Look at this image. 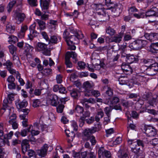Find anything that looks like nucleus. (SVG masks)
Listing matches in <instances>:
<instances>
[{
	"label": "nucleus",
	"instance_id": "obj_1",
	"mask_svg": "<svg viewBox=\"0 0 158 158\" xmlns=\"http://www.w3.org/2000/svg\"><path fill=\"white\" fill-rule=\"evenodd\" d=\"M71 31L73 35H71L69 38L67 40V43L68 45H70V43L71 44H77L79 42V40L83 37V35L81 33H79L74 31Z\"/></svg>",
	"mask_w": 158,
	"mask_h": 158
},
{
	"label": "nucleus",
	"instance_id": "obj_2",
	"mask_svg": "<svg viewBox=\"0 0 158 158\" xmlns=\"http://www.w3.org/2000/svg\"><path fill=\"white\" fill-rule=\"evenodd\" d=\"M129 145L131 146L132 152L138 155V156H142L141 158H143L144 153L142 150L140 149V148L137 145L136 143L133 142V139H129L128 141Z\"/></svg>",
	"mask_w": 158,
	"mask_h": 158
},
{
	"label": "nucleus",
	"instance_id": "obj_3",
	"mask_svg": "<svg viewBox=\"0 0 158 158\" xmlns=\"http://www.w3.org/2000/svg\"><path fill=\"white\" fill-rule=\"evenodd\" d=\"M77 54L75 52H67L65 57V63L67 68H71L73 66L72 63L70 61V59L72 57L75 60L74 62L76 63L77 60L76 59Z\"/></svg>",
	"mask_w": 158,
	"mask_h": 158
},
{
	"label": "nucleus",
	"instance_id": "obj_4",
	"mask_svg": "<svg viewBox=\"0 0 158 158\" xmlns=\"http://www.w3.org/2000/svg\"><path fill=\"white\" fill-rule=\"evenodd\" d=\"M13 17L16 21V23L19 24L24 21L26 16L23 13H21L15 11L13 14Z\"/></svg>",
	"mask_w": 158,
	"mask_h": 158
},
{
	"label": "nucleus",
	"instance_id": "obj_5",
	"mask_svg": "<svg viewBox=\"0 0 158 158\" xmlns=\"http://www.w3.org/2000/svg\"><path fill=\"white\" fill-rule=\"evenodd\" d=\"M37 49L39 51H42L43 53L46 56L50 55V52L48 49L47 45L44 43L38 42L37 46Z\"/></svg>",
	"mask_w": 158,
	"mask_h": 158
},
{
	"label": "nucleus",
	"instance_id": "obj_6",
	"mask_svg": "<svg viewBox=\"0 0 158 158\" xmlns=\"http://www.w3.org/2000/svg\"><path fill=\"white\" fill-rule=\"evenodd\" d=\"M146 70L147 75L149 76H152L155 75L157 73L158 70V64H152L147 68Z\"/></svg>",
	"mask_w": 158,
	"mask_h": 158
},
{
	"label": "nucleus",
	"instance_id": "obj_7",
	"mask_svg": "<svg viewBox=\"0 0 158 158\" xmlns=\"http://www.w3.org/2000/svg\"><path fill=\"white\" fill-rule=\"evenodd\" d=\"M14 100V95L10 94L8 95L7 98L5 99L3 101L2 109L5 110L10 108V107L8 105L11 103V102Z\"/></svg>",
	"mask_w": 158,
	"mask_h": 158
},
{
	"label": "nucleus",
	"instance_id": "obj_8",
	"mask_svg": "<svg viewBox=\"0 0 158 158\" xmlns=\"http://www.w3.org/2000/svg\"><path fill=\"white\" fill-rule=\"evenodd\" d=\"M144 15L146 18L152 16L158 17V9L156 7L153 6L145 12Z\"/></svg>",
	"mask_w": 158,
	"mask_h": 158
},
{
	"label": "nucleus",
	"instance_id": "obj_9",
	"mask_svg": "<svg viewBox=\"0 0 158 158\" xmlns=\"http://www.w3.org/2000/svg\"><path fill=\"white\" fill-rule=\"evenodd\" d=\"M48 98L50 100L51 105L53 106H56L59 102L58 96L54 94H48Z\"/></svg>",
	"mask_w": 158,
	"mask_h": 158
},
{
	"label": "nucleus",
	"instance_id": "obj_10",
	"mask_svg": "<svg viewBox=\"0 0 158 158\" xmlns=\"http://www.w3.org/2000/svg\"><path fill=\"white\" fill-rule=\"evenodd\" d=\"M5 110L9 113V115H10L8 121L9 123L16 121V116L15 114L14 113V109L13 107H10V108H7Z\"/></svg>",
	"mask_w": 158,
	"mask_h": 158
},
{
	"label": "nucleus",
	"instance_id": "obj_11",
	"mask_svg": "<svg viewBox=\"0 0 158 158\" xmlns=\"http://www.w3.org/2000/svg\"><path fill=\"white\" fill-rule=\"evenodd\" d=\"M99 158H101V156L105 157L106 158H110L111 156V154L109 151L105 150L103 147L100 148L98 150Z\"/></svg>",
	"mask_w": 158,
	"mask_h": 158
},
{
	"label": "nucleus",
	"instance_id": "obj_12",
	"mask_svg": "<svg viewBox=\"0 0 158 158\" xmlns=\"http://www.w3.org/2000/svg\"><path fill=\"white\" fill-rule=\"evenodd\" d=\"M121 69L123 72L126 74H130L133 72L132 69L130 66L126 64L125 63H123L121 66Z\"/></svg>",
	"mask_w": 158,
	"mask_h": 158
},
{
	"label": "nucleus",
	"instance_id": "obj_13",
	"mask_svg": "<svg viewBox=\"0 0 158 158\" xmlns=\"http://www.w3.org/2000/svg\"><path fill=\"white\" fill-rule=\"evenodd\" d=\"M145 133L149 137H153L156 133L155 129L150 127H147L145 128Z\"/></svg>",
	"mask_w": 158,
	"mask_h": 158
},
{
	"label": "nucleus",
	"instance_id": "obj_14",
	"mask_svg": "<svg viewBox=\"0 0 158 158\" xmlns=\"http://www.w3.org/2000/svg\"><path fill=\"white\" fill-rule=\"evenodd\" d=\"M48 148V145L44 144L40 149L38 150L37 153L38 155L41 157L45 156L47 154Z\"/></svg>",
	"mask_w": 158,
	"mask_h": 158
},
{
	"label": "nucleus",
	"instance_id": "obj_15",
	"mask_svg": "<svg viewBox=\"0 0 158 158\" xmlns=\"http://www.w3.org/2000/svg\"><path fill=\"white\" fill-rule=\"evenodd\" d=\"M94 133V132L93 131L92 128L90 129L87 128L85 129L83 132L84 137L86 140H89V139L92 136V134Z\"/></svg>",
	"mask_w": 158,
	"mask_h": 158
},
{
	"label": "nucleus",
	"instance_id": "obj_16",
	"mask_svg": "<svg viewBox=\"0 0 158 158\" xmlns=\"http://www.w3.org/2000/svg\"><path fill=\"white\" fill-rule=\"evenodd\" d=\"M123 36L119 34L114 36L110 39L109 42H115L118 44L122 41Z\"/></svg>",
	"mask_w": 158,
	"mask_h": 158
},
{
	"label": "nucleus",
	"instance_id": "obj_17",
	"mask_svg": "<svg viewBox=\"0 0 158 158\" xmlns=\"http://www.w3.org/2000/svg\"><path fill=\"white\" fill-rule=\"evenodd\" d=\"M15 104L18 109L26 107L27 105V102L25 100L22 101L19 100H17L15 101Z\"/></svg>",
	"mask_w": 158,
	"mask_h": 158
},
{
	"label": "nucleus",
	"instance_id": "obj_18",
	"mask_svg": "<svg viewBox=\"0 0 158 158\" xmlns=\"http://www.w3.org/2000/svg\"><path fill=\"white\" fill-rule=\"evenodd\" d=\"M40 6L41 9L44 10H47L49 8L50 0H40Z\"/></svg>",
	"mask_w": 158,
	"mask_h": 158
},
{
	"label": "nucleus",
	"instance_id": "obj_19",
	"mask_svg": "<svg viewBox=\"0 0 158 158\" xmlns=\"http://www.w3.org/2000/svg\"><path fill=\"white\" fill-rule=\"evenodd\" d=\"M70 94L71 96L74 99H77L79 97L80 93L78 89H73L70 90Z\"/></svg>",
	"mask_w": 158,
	"mask_h": 158
},
{
	"label": "nucleus",
	"instance_id": "obj_20",
	"mask_svg": "<svg viewBox=\"0 0 158 158\" xmlns=\"http://www.w3.org/2000/svg\"><path fill=\"white\" fill-rule=\"evenodd\" d=\"M149 50L153 53H156L158 51V42L152 43L149 46Z\"/></svg>",
	"mask_w": 158,
	"mask_h": 158
},
{
	"label": "nucleus",
	"instance_id": "obj_21",
	"mask_svg": "<svg viewBox=\"0 0 158 158\" xmlns=\"http://www.w3.org/2000/svg\"><path fill=\"white\" fill-rule=\"evenodd\" d=\"M98 55L96 53H94L92 54L91 59L93 61L92 62L95 64L97 66H100L99 64L100 61L98 59Z\"/></svg>",
	"mask_w": 158,
	"mask_h": 158
},
{
	"label": "nucleus",
	"instance_id": "obj_22",
	"mask_svg": "<svg viewBox=\"0 0 158 158\" xmlns=\"http://www.w3.org/2000/svg\"><path fill=\"white\" fill-rule=\"evenodd\" d=\"M61 38L59 36H56L55 35H52L49 39L48 42V44H49L50 43L52 44H56L57 43L60 41Z\"/></svg>",
	"mask_w": 158,
	"mask_h": 158
},
{
	"label": "nucleus",
	"instance_id": "obj_23",
	"mask_svg": "<svg viewBox=\"0 0 158 158\" xmlns=\"http://www.w3.org/2000/svg\"><path fill=\"white\" fill-rule=\"evenodd\" d=\"M83 111L84 109L83 108L79 105H77L75 107L74 110V112L77 116H81Z\"/></svg>",
	"mask_w": 158,
	"mask_h": 158
},
{
	"label": "nucleus",
	"instance_id": "obj_24",
	"mask_svg": "<svg viewBox=\"0 0 158 158\" xmlns=\"http://www.w3.org/2000/svg\"><path fill=\"white\" fill-rule=\"evenodd\" d=\"M148 103L150 105L153 106L154 105L158 104V96L156 94L153 95L151 99L148 101Z\"/></svg>",
	"mask_w": 158,
	"mask_h": 158
},
{
	"label": "nucleus",
	"instance_id": "obj_25",
	"mask_svg": "<svg viewBox=\"0 0 158 158\" xmlns=\"http://www.w3.org/2000/svg\"><path fill=\"white\" fill-rule=\"evenodd\" d=\"M34 49L33 47L28 44H26L24 47L25 52L26 53V54L27 57L29 54L30 55L31 52Z\"/></svg>",
	"mask_w": 158,
	"mask_h": 158
},
{
	"label": "nucleus",
	"instance_id": "obj_26",
	"mask_svg": "<svg viewBox=\"0 0 158 158\" xmlns=\"http://www.w3.org/2000/svg\"><path fill=\"white\" fill-rule=\"evenodd\" d=\"M104 115V113L102 110L101 109H99L98 110L97 113L95 116V120L98 122L100 120V118H102Z\"/></svg>",
	"mask_w": 158,
	"mask_h": 158
},
{
	"label": "nucleus",
	"instance_id": "obj_27",
	"mask_svg": "<svg viewBox=\"0 0 158 158\" xmlns=\"http://www.w3.org/2000/svg\"><path fill=\"white\" fill-rule=\"evenodd\" d=\"M130 47L134 50H138L140 49L137 40L134 41L129 45Z\"/></svg>",
	"mask_w": 158,
	"mask_h": 158
},
{
	"label": "nucleus",
	"instance_id": "obj_28",
	"mask_svg": "<svg viewBox=\"0 0 158 158\" xmlns=\"http://www.w3.org/2000/svg\"><path fill=\"white\" fill-rule=\"evenodd\" d=\"M15 29V27L14 26H12L10 23H9L6 25V30L7 32L10 33H13Z\"/></svg>",
	"mask_w": 158,
	"mask_h": 158
},
{
	"label": "nucleus",
	"instance_id": "obj_29",
	"mask_svg": "<svg viewBox=\"0 0 158 158\" xmlns=\"http://www.w3.org/2000/svg\"><path fill=\"white\" fill-rule=\"evenodd\" d=\"M137 59L135 57L132 55L128 54L127 55L126 57V61L128 64H131L135 61H137Z\"/></svg>",
	"mask_w": 158,
	"mask_h": 158
},
{
	"label": "nucleus",
	"instance_id": "obj_30",
	"mask_svg": "<svg viewBox=\"0 0 158 158\" xmlns=\"http://www.w3.org/2000/svg\"><path fill=\"white\" fill-rule=\"evenodd\" d=\"M94 85V84L92 81H86L83 83V88L85 89V90L87 89H90Z\"/></svg>",
	"mask_w": 158,
	"mask_h": 158
},
{
	"label": "nucleus",
	"instance_id": "obj_31",
	"mask_svg": "<svg viewBox=\"0 0 158 158\" xmlns=\"http://www.w3.org/2000/svg\"><path fill=\"white\" fill-rule=\"evenodd\" d=\"M36 21L40 29L41 30H44L46 28L45 23L41 19H36Z\"/></svg>",
	"mask_w": 158,
	"mask_h": 158
},
{
	"label": "nucleus",
	"instance_id": "obj_32",
	"mask_svg": "<svg viewBox=\"0 0 158 158\" xmlns=\"http://www.w3.org/2000/svg\"><path fill=\"white\" fill-rule=\"evenodd\" d=\"M36 27V24L33 23L29 27L31 33L34 35V36H36L38 34V33L35 30Z\"/></svg>",
	"mask_w": 158,
	"mask_h": 158
},
{
	"label": "nucleus",
	"instance_id": "obj_33",
	"mask_svg": "<svg viewBox=\"0 0 158 158\" xmlns=\"http://www.w3.org/2000/svg\"><path fill=\"white\" fill-rule=\"evenodd\" d=\"M106 33L111 36L114 35L116 33L115 30L110 26L106 28Z\"/></svg>",
	"mask_w": 158,
	"mask_h": 158
},
{
	"label": "nucleus",
	"instance_id": "obj_34",
	"mask_svg": "<svg viewBox=\"0 0 158 158\" xmlns=\"http://www.w3.org/2000/svg\"><path fill=\"white\" fill-rule=\"evenodd\" d=\"M86 156V152H84L81 153H76L73 156L77 158H85Z\"/></svg>",
	"mask_w": 158,
	"mask_h": 158
},
{
	"label": "nucleus",
	"instance_id": "obj_35",
	"mask_svg": "<svg viewBox=\"0 0 158 158\" xmlns=\"http://www.w3.org/2000/svg\"><path fill=\"white\" fill-rule=\"evenodd\" d=\"M16 2L15 0H12L9 3L7 7V11L9 12H10L13 7L15 5Z\"/></svg>",
	"mask_w": 158,
	"mask_h": 158
},
{
	"label": "nucleus",
	"instance_id": "obj_36",
	"mask_svg": "<svg viewBox=\"0 0 158 158\" xmlns=\"http://www.w3.org/2000/svg\"><path fill=\"white\" fill-rule=\"evenodd\" d=\"M137 40L140 49L143 47L146 46L148 43V41L146 40L142 39H138Z\"/></svg>",
	"mask_w": 158,
	"mask_h": 158
},
{
	"label": "nucleus",
	"instance_id": "obj_37",
	"mask_svg": "<svg viewBox=\"0 0 158 158\" xmlns=\"http://www.w3.org/2000/svg\"><path fill=\"white\" fill-rule=\"evenodd\" d=\"M119 83L121 85H127L128 83V81L126 77H121L118 80Z\"/></svg>",
	"mask_w": 158,
	"mask_h": 158
},
{
	"label": "nucleus",
	"instance_id": "obj_38",
	"mask_svg": "<svg viewBox=\"0 0 158 158\" xmlns=\"http://www.w3.org/2000/svg\"><path fill=\"white\" fill-rule=\"evenodd\" d=\"M32 106L34 107H39L41 103L40 99H35L32 100Z\"/></svg>",
	"mask_w": 158,
	"mask_h": 158
},
{
	"label": "nucleus",
	"instance_id": "obj_39",
	"mask_svg": "<svg viewBox=\"0 0 158 158\" xmlns=\"http://www.w3.org/2000/svg\"><path fill=\"white\" fill-rule=\"evenodd\" d=\"M33 92H34V94L36 96H39L41 94V90L39 89H35L34 91L33 89H30L29 93L30 94H31Z\"/></svg>",
	"mask_w": 158,
	"mask_h": 158
},
{
	"label": "nucleus",
	"instance_id": "obj_40",
	"mask_svg": "<svg viewBox=\"0 0 158 158\" xmlns=\"http://www.w3.org/2000/svg\"><path fill=\"white\" fill-rule=\"evenodd\" d=\"M10 52L12 54H16V51L17 49L16 47L13 45H11L8 46Z\"/></svg>",
	"mask_w": 158,
	"mask_h": 158
},
{
	"label": "nucleus",
	"instance_id": "obj_41",
	"mask_svg": "<svg viewBox=\"0 0 158 158\" xmlns=\"http://www.w3.org/2000/svg\"><path fill=\"white\" fill-rule=\"evenodd\" d=\"M136 78L137 81H139L140 82H144L146 80V77L139 74L136 75Z\"/></svg>",
	"mask_w": 158,
	"mask_h": 158
},
{
	"label": "nucleus",
	"instance_id": "obj_42",
	"mask_svg": "<svg viewBox=\"0 0 158 158\" xmlns=\"http://www.w3.org/2000/svg\"><path fill=\"white\" fill-rule=\"evenodd\" d=\"M92 128L94 133L102 129L101 125L99 123L95 126V127H92Z\"/></svg>",
	"mask_w": 158,
	"mask_h": 158
},
{
	"label": "nucleus",
	"instance_id": "obj_43",
	"mask_svg": "<svg viewBox=\"0 0 158 158\" xmlns=\"http://www.w3.org/2000/svg\"><path fill=\"white\" fill-rule=\"evenodd\" d=\"M112 110V109L110 107H106L104 108V111L107 117H110V113L111 111Z\"/></svg>",
	"mask_w": 158,
	"mask_h": 158
},
{
	"label": "nucleus",
	"instance_id": "obj_44",
	"mask_svg": "<svg viewBox=\"0 0 158 158\" xmlns=\"http://www.w3.org/2000/svg\"><path fill=\"white\" fill-rule=\"evenodd\" d=\"M118 45L119 47L118 50L123 51H125L126 50L127 47L126 43H124L122 44H118Z\"/></svg>",
	"mask_w": 158,
	"mask_h": 158
},
{
	"label": "nucleus",
	"instance_id": "obj_45",
	"mask_svg": "<svg viewBox=\"0 0 158 158\" xmlns=\"http://www.w3.org/2000/svg\"><path fill=\"white\" fill-rule=\"evenodd\" d=\"M133 143H137V145H138L139 147L141 146L142 148L144 147V143L143 140H142L140 139H137L136 141H135V140L133 139Z\"/></svg>",
	"mask_w": 158,
	"mask_h": 158
},
{
	"label": "nucleus",
	"instance_id": "obj_46",
	"mask_svg": "<svg viewBox=\"0 0 158 158\" xmlns=\"http://www.w3.org/2000/svg\"><path fill=\"white\" fill-rule=\"evenodd\" d=\"M4 129L3 123H0V138H5L3 131Z\"/></svg>",
	"mask_w": 158,
	"mask_h": 158
},
{
	"label": "nucleus",
	"instance_id": "obj_47",
	"mask_svg": "<svg viewBox=\"0 0 158 158\" xmlns=\"http://www.w3.org/2000/svg\"><path fill=\"white\" fill-rule=\"evenodd\" d=\"M84 96L86 97H90L92 96V89H87L85 90L84 92Z\"/></svg>",
	"mask_w": 158,
	"mask_h": 158
},
{
	"label": "nucleus",
	"instance_id": "obj_48",
	"mask_svg": "<svg viewBox=\"0 0 158 158\" xmlns=\"http://www.w3.org/2000/svg\"><path fill=\"white\" fill-rule=\"evenodd\" d=\"M27 1L31 6H36L37 5V0H27Z\"/></svg>",
	"mask_w": 158,
	"mask_h": 158
},
{
	"label": "nucleus",
	"instance_id": "obj_49",
	"mask_svg": "<svg viewBox=\"0 0 158 158\" xmlns=\"http://www.w3.org/2000/svg\"><path fill=\"white\" fill-rule=\"evenodd\" d=\"M43 73L46 76L52 74V70L49 68L45 69L43 70Z\"/></svg>",
	"mask_w": 158,
	"mask_h": 158
},
{
	"label": "nucleus",
	"instance_id": "obj_50",
	"mask_svg": "<svg viewBox=\"0 0 158 158\" xmlns=\"http://www.w3.org/2000/svg\"><path fill=\"white\" fill-rule=\"evenodd\" d=\"M64 106L62 104H60L56 107L57 112L59 113H62L64 108Z\"/></svg>",
	"mask_w": 158,
	"mask_h": 158
},
{
	"label": "nucleus",
	"instance_id": "obj_51",
	"mask_svg": "<svg viewBox=\"0 0 158 158\" xmlns=\"http://www.w3.org/2000/svg\"><path fill=\"white\" fill-rule=\"evenodd\" d=\"M122 142V138L120 137H118L114 141L112 142V144L111 146H114Z\"/></svg>",
	"mask_w": 158,
	"mask_h": 158
},
{
	"label": "nucleus",
	"instance_id": "obj_52",
	"mask_svg": "<svg viewBox=\"0 0 158 158\" xmlns=\"http://www.w3.org/2000/svg\"><path fill=\"white\" fill-rule=\"evenodd\" d=\"M3 65L6 66L7 69L12 68L13 67L12 63L9 60H7L5 63H4Z\"/></svg>",
	"mask_w": 158,
	"mask_h": 158
},
{
	"label": "nucleus",
	"instance_id": "obj_53",
	"mask_svg": "<svg viewBox=\"0 0 158 158\" xmlns=\"http://www.w3.org/2000/svg\"><path fill=\"white\" fill-rule=\"evenodd\" d=\"M23 111L25 113V114H23L20 115L19 116V117L21 119H23V120L26 119V115H27L28 113V111H29V110H26V109H23Z\"/></svg>",
	"mask_w": 158,
	"mask_h": 158
},
{
	"label": "nucleus",
	"instance_id": "obj_54",
	"mask_svg": "<svg viewBox=\"0 0 158 158\" xmlns=\"http://www.w3.org/2000/svg\"><path fill=\"white\" fill-rule=\"evenodd\" d=\"M49 23L51 26H53L52 27L53 29H55V27L57 24V21L51 19L49 21Z\"/></svg>",
	"mask_w": 158,
	"mask_h": 158
},
{
	"label": "nucleus",
	"instance_id": "obj_55",
	"mask_svg": "<svg viewBox=\"0 0 158 158\" xmlns=\"http://www.w3.org/2000/svg\"><path fill=\"white\" fill-rule=\"evenodd\" d=\"M128 10L129 13L132 14L133 13L137 12L138 11V10L135 6H131L129 7Z\"/></svg>",
	"mask_w": 158,
	"mask_h": 158
},
{
	"label": "nucleus",
	"instance_id": "obj_56",
	"mask_svg": "<svg viewBox=\"0 0 158 158\" xmlns=\"http://www.w3.org/2000/svg\"><path fill=\"white\" fill-rule=\"evenodd\" d=\"M100 95V93L99 91L92 89V96L97 97Z\"/></svg>",
	"mask_w": 158,
	"mask_h": 158
},
{
	"label": "nucleus",
	"instance_id": "obj_57",
	"mask_svg": "<svg viewBox=\"0 0 158 158\" xmlns=\"http://www.w3.org/2000/svg\"><path fill=\"white\" fill-rule=\"evenodd\" d=\"M13 56V60L14 63L16 64L20 63L19 57L16 55V54L12 55Z\"/></svg>",
	"mask_w": 158,
	"mask_h": 158
},
{
	"label": "nucleus",
	"instance_id": "obj_58",
	"mask_svg": "<svg viewBox=\"0 0 158 158\" xmlns=\"http://www.w3.org/2000/svg\"><path fill=\"white\" fill-rule=\"evenodd\" d=\"M41 34L43 38L45 39L48 42L49 40V39L47 33L45 31H42L41 32Z\"/></svg>",
	"mask_w": 158,
	"mask_h": 158
},
{
	"label": "nucleus",
	"instance_id": "obj_59",
	"mask_svg": "<svg viewBox=\"0 0 158 158\" xmlns=\"http://www.w3.org/2000/svg\"><path fill=\"white\" fill-rule=\"evenodd\" d=\"M127 154L125 153H122L120 151L118 152V158H127Z\"/></svg>",
	"mask_w": 158,
	"mask_h": 158
},
{
	"label": "nucleus",
	"instance_id": "obj_60",
	"mask_svg": "<svg viewBox=\"0 0 158 158\" xmlns=\"http://www.w3.org/2000/svg\"><path fill=\"white\" fill-rule=\"evenodd\" d=\"M106 94L109 96H111L113 95V90L110 87H108L106 92Z\"/></svg>",
	"mask_w": 158,
	"mask_h": 158
},
{
	"label": "nucleus",
	"instance_id": "obj_61",
	"mask_svg": "<svg viewBox=\"0 0 158 158\" xmlns=\"http://www.w3.org/2000/svg\"><path fill=\"white\" fill-rule=\"evenodd\" d=\"M157 34L156 33H151L149 40L152 41V40H155L156 39V36Z\"/></svg>",
	"mask_w": 158,
	"mask_h": 158
},
{
	"label": "nucleus",
	"instance_id": "obj_62",
	"mask_svg": "<svg viewBox=\"0 0 158 158\" xmlns=\"http://www.w3.org/2000/svg\"><path fill=\"white\" fill-rule=\"evenodd\" d=\"M78 66L81 69H84L86 66L85 64L83 62L79 61L78 63Z\"/></svg>",
	"mask_w": 158,
	"mask_h": 158
},
{
	"label": "nucleus",
	"instance_id": "obj_63",
	"mask_svg": "<svg viewBox=\"0 0 158 158\" xmlns=\"http://www.w3.org/2000/svg\"><path fill=\"white\" fill-rule=\"evenodd\" d=\"M134 16L137 19L140 18H144L145 17L144 13H140L139 14H134Z\"/></svg>",
	"mask_w": 158,
	"mask_h": 158
},
{
	"label": "nucleus",
	"instance_id": "obj_64",
	"mask_svg": "<svg viewBox=\"0 0 158 158\" xmlns=\"http://www.w3.org/2000/svg\"><path fill=\"white\" fill-rule=\"evenodd\" d=\"M151 144L155 147L158 145V139L155 138L152 139L151 142Z\"/></svg>",
	"mask_w": 158,
	"mask_h": 158
}]
</instances>
